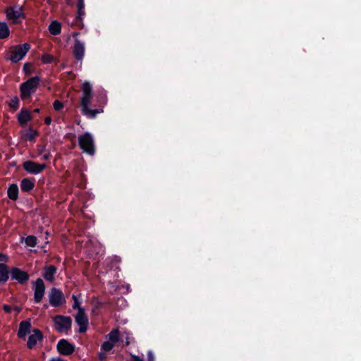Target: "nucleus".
<instances>
[{
  "mask_svg": "<svg viewBox=\"0 0 361 361\" xmlns=\"http://www.w3.org/2000/svg\"><path fill=\"white\" fill-rule=\"evenodd\" d=\"M2 308L5 311V312H6V313H11V312L12 307L10 305H8L4 304L3 306H2Z\"/></svg>",
  "mask_w": 361,
  "mask_h": 361,
  "instance_id": "4c0bfd02",
  "label": "nucleus"
},
{
  "mask_svg": "<svg viewBox=\"0 0 361 361\" xmlns=\"http://www.w3.org/2000/svg\"><path fill=\"white\" fill-rule=\"evenodd\" d=\"M10 34L11 30L7 23L0 21V39H6L8 38Z\"/></svg>",
  "mask_w": 361,
  "mask_h": 361,
  "instance_id": "5701e85b",
  "label": "nucleus"
},
{
  "mask_svg": "<svg viewBox=\"0 0 361 361\" xmlns=\"http://www.w3.org/2000/svg\"><path fill=\"white\" fill-rule=\"evenodd\" d=\"M4 13L8 20H11L13 23L17 24L18 20L25 18V14L23 12V8L18 5L13 6H8L4 10Z\"/></svg>",
  "mask_w": 361,
  "mask_h": 361,
  "instance_id": "39448f33",
  "label": "nucleus"
},
{
  "mask_svg": "<svg viewBox=\"0 0 361 361\" xmlns=\"http://www.w3.org/2000/svg\"><path fill=\"white\" fill-rule=\"evenodd\" d=\"M51 121H52L51 118L50 116H47L44 119V123L46 125H50L51 123Z\"/></svg>",
  "mask_w": 361,
  "mask_h": 361,
  "instance_id": "37998d69",
  "label": "nucleus"
},
{
  "mask_svg": "<svg viewBox=\"0 0 361 361\" xmlns=\"http://www.w3.org/2000/svg\"><path fill=\"white\" fill-rule=\"evenodd\" d=\"M49 304L51 307H59L66 303V298L61 290L53 287L49 293Z\"/></svg>",
  "mask_w": 361,
  "mask_h": 361,
  "instance_id": "423d86ee",
  "label": "nucleus"
},
{
  "mask_svg": "<svg viewBox=\"0 0 361 361\" xmlns=\"http://www.w3.org/2000/svg\"><path fill=\"white\" fill-rule=\"evenodd\" d=\"M58 353L61 355H70L75 351V345L70 343L68 340L61 338L56 345Z\"/></svg>",
  "mask_w": 361,
  "mask_h": 361,
  "instance_id": "9d476101",
  "label": "nucleus"
},
{
  "mask_svg": "<svg viewBox=\"0 0 361 361\" xmlns=\"http://www.w3.org/2000/svg\"><path fill=\"white\" fill-rule=\"evenodd\" d=\"M41 60L43 63H51L54 60V56L49 54H44Z\"/></svg>",
  "mask_w": 361,
  "mask_h": 361,
  "instance_id": "7c9ffc66",
  "label": "nucleus"
},
{
  "mask_svg": "<svg viewBox=\"0 0 361 361\" xmlns=\"http://www.w3.org/2000/svg\"><path fill=\"white\" fill-rule=\"evenodd\" d=\"M125 341H124V345L128 346L132 342H134L135 339L133 337L130 336L129 333H125Z\"/></svg>",
  "mask_w": 361,
  "mask_h": 361,
  "instance_id": "473e14b6",
  "label": "nucleus"
},
{
  "mask_svg": "<svg viewBox=\"0 0 361 361\" xmlns=\"http://www.w3.org/2000/svg\"><path fill=\"white\" fill-rule=\"evenodd\" d=\"M31 327L32 325L30 319L20 322L17 333L18 337L21 339H25L26 336L31 331Z\"/></svg>",
  "mask_w": 361,
  "mask_h": 361,
  "instance_id": "2eb2a0df",
  "label": "nucleus"
},
{
  "mask_svg": "<svg viewBox=\"0 0 361 361\" xmlns=\"http://www.w3.org/2000/svg\"><path fill=\"white\" fill-rule=\"evenodd\" d=\"M75 322L79 326V333H85L87 329L88 326V318L82 308H79V310L75 316Z\"/></svg>",
  "mask_w": 361,
  "mask_h": 361,
  "instance_id": "f8f14e48",
  "label": "nucleus"
},
{
  "mask_svg": "<svg viewBox=\"0 0 361 361\" xmlns=\"http://www.w3.org/2000/svg\"><path fill=\"white\" fill-rule=\"evenodd\" d=\"M85 51V44L78 39H75L73 46V54L74 58L77 61H81L84 58Z\"/></svg>",
  "mask_w": 361,
  "mask_h": 361,
  "instance_id": "ddd939ff",
  "label": "nucleus"
},
{
  "mask_svg": "<svg viewBox=\"0 0 361 361\" xmlns=\"http://www.w3.org/2000/svg\"><path fill=\"white\" fill-rule=\"evenodd\" d=\"M133 361H144L143 359L140 358L138 356L134 355L133 356Z\"/></svg>",
  "mask_w": 361,
  "mask_h": 361,
  "instance_id": "a18cd8bd",
  "label": "nucleus"
},
{
  "mask_svg": "<svg viewBox=\"0 0 361 361\" xmlns=\"http://www.w3.org/2000/svg\"><path fill=\"white\" fill-rule=\"evenodd\" d=\"M102 111H103L102 109H90L89 108V106L84 109H81V112H82V115H84L87 118H91V119L95 118L97 117V114L102 113Z\"/></svg>",
  "mask_w": 361,
  "mask_h": 361,
  "instance_id": "b1692460",
  "label": "nucleus"
},
{
  "mask_svg": "<svg viewBox=\"0 0 361 361\" xmlns=\"http://www.w3.org/2000/svg\"><path fill=\"white\" fill-rule=\"evenodd\" d=\"M73 308L75 309H75H78L79 310V308H81L80 307V302H79L78 300H75V302H74V303L73 305Z\"/></svg>",
  "mask_w": 361,
  "mask_h": 361,
  "instance_id": "79ce46f5",
  "label": "nucleus"
},
{
  "mask_svg": "<svg viewBox=\"0 0 361 361\" xmlns=\"http://www.w3.org/2000/svg\"><path fill=\"white\" fill-rule=\"evenodd\" d=\"M48 361H67V360H65V359H63V358H61L60 357H56L51 358Z\"/></svg>",
  "mask_w": 361,
  "mask_h": 361,
  "instance_id": "a19ab883",
  "label": "nucleus"
},
{
  "mask_svg": "<svg viewBox=\"0 0 361 361\" xmlns=\"http://www.w3.org/2000/svg\"><path fill=\"white\" fill-rule=\"evenodd\" d=\"M30 47V44L28 43L15 45L13 47V50L8 52L5 57L13 63H16L25 56Z\"/></svg>",
  "mask_w": 361,
  "mask_h": 361,
  "instance_id": "f03ea898",
  "label": "nucleus"
},
{
  "mask_svg": "<svg viewBox=\"0 0 361 361\" xmlns=\"http://www.w3.org/2000/svg\"><path fill=\"white\" fill-rule=\"evenodd\" d=\"M11 269L5 263H0V284L5 283L10 278Z\"/></svg>",
  "mask_w": 361,
  "mask_h": 361,
  "instance_id": "aec40b11",
  "label": "nucleus"
},
{
  "mask_svg": "<svg viewBox=\"0 0 361 361\" xmlns=\"http://www.w3.org/2000/svg\"><path fill=\"white\" fill-rule=\"evenodd\" d=\"M10 279L12 281H16L20 285H25L29 281L30 275L27 272L18 267H12L11 268Z\"/></svg>",
  "mask_w": 361,
  "mask_h": 361,
  "instance_id": "6e6552de",
  "label": "nucleus"
},
{
  "mask_svg": "<svg viewBox=\"0 0 361 361\" xmlns=\"http://www.w3.org/2000/svg\"><path fill=\"white\" fill-rule=\"evenodd\" d=\"M31 64L30 63H26L23 66V71H25V74H30V71H28V67H30Z\"/></svg>",
  "mask_w": 361,
  "mask_h": 361,
  "instance_id": "58836bf2",
  "label": "nucleus"
},
{
  "mask_svg": "<svg viewBox=\"0 0 361 361\" xmlns=\"http://www.w3.org/2000/svg\"><path fill=\"white\" fill-rule=\"evenodd\" d=\"M22 166L28 173L35 175L42 173L47 168L46 164H39L31 160L24 161Z\"/></svg>",
  "mask_w": 361,
  "mask_h": 361,
  "instance_id": "1a4fd4ad",
  "label": "nucleus"
},
{
  "mask_svg": "<svg viewBox=\"0 0 361 361\" xmlns=\"http://www.w3.org/2000/svg\"><path fill=\"white\" fill-rule=\"evenodd\" d=\"M72 298H73V300L74 301H75V300H78V298H77V297H76L75 295H72Z\"/></svg>",
  "mask_w": 361,
  "mask_h": 361,
  "instance_id": "3c124183",
  "label": "nucleus"
},
{
  "mask_svg": "<svg viewBox=\"0 0 361 361\" xmlns=\"http://www.w3.org/2000/svg\"><path fill=\"white\" fill-rule=\"evenodd\" d=\"M117 302L118 303L121 302V305H123V304H124L126 302V300L123 298L121 297V298L118 299Z\"/></svg>",
  "mask_w": 361,
  "mask_h": 361,
  "instance_id": "c03bdc74",
  "label": "nucleus"
},
{
  "mask_svg": "<svg viewBox=\"0 0 361 361\" xmlns=\"http://www.w3.org/2000/svg\"><path fill=\"white\" fill-rule=\"evenodd\" d=\"M78 16L75 18V23L78 25L80 28L83 27L82 17L85 16V2L84 0H78Z\"/></svg>",
  "mask_w": 361,
  "mask_h": 361,
  "instance_id": "a211bd4d",
  "label": "nucleus"
},
{
  "mask_svg": "<svg viewBox=\"0 0 361 361\" xmlns=\"http://www.w3.org/2000/svg\"><path fill=\"white\" fill-rule=\"evenodd\" d=\"M17 119L21 126H25L27 122L32 120V116L28 109L22 108L17 115Z\"/></svg>",
  "mask_w": 361,
  "mask_h": 361,
  "instance_id": "f3484780",
  "label": "nucleus"
},
{
  "mask_svg": "<svg viewBox=\"0 0 361 361\" xmlns=\"http://www.w3.org/2000/svg\"><path fill=\"white\" fill-rule=\"evenodd\" d=\"M20 100L17 96L13 97L8 102V106L13 111H16L19 108Z\"/></svg>",
  "mask_w": 361,
  "mask_h": 361,
  "instance_id": "cd10ccee",
  "label": "nucleus"
},
{
  "mask_svg": "<svg viewBox=\"0 0 361 361\" xmlns=\"http://www.w3.org/2000/svg\"><path fill=\"white\" fill-rule=\"evenodd\" d=\"M40 82V77L35 75L22 82L19 86L20 99L25 102L30 100Z\"/></svg>",
  "mask_w": 361,
  "mask_h": 361,
  "instance_id": "f257e3e1",
  "label": "nucleus"
},
{
  "mask_svg": "<svg viewBox=\"0 0 361 361\" xmlns=\"http://www.w3.org/2000/svg\"><path fill=\"white\" fill-rule=\"evenodd\" d=\"M49 32L53 35H58L61 32V24L57 20H52L48 28Z\"/></svg>",
  "mask_w": 361,
  "mask_h": 361,
  "instance_id": "393cba45",
  "label": "nucleus"
},
{
  "mask_svg": "<svg viewBox=\"0 0 361 361\" xmlns=\"http://www.w3.org/2000/svg\"><path fill=\"white\" fill-rule=\"evenodd\" d=\"M82 97L80 100L81 109H84L89 106L91 104L93 94L92 87L90 82L85 81L82 85Z\"/></svg>",
  "mask_w": 361,
  "mask_h": 361,
  "instance_id": "0eeeda50",
  "label": "nucleus"
},
{
  "mask_svg": "<svg viewBox=\"0 0 361 361\" xmlns=\"http://www.w3.org/2000/svg\"><path fill=\"white\" fill-rule=\"evenodd\" d=\"M37 238L36 236L30 235L25 238V243L27 246L35 247L37 245Z\"/></svg>",
  "mask_w": 361,
  "mask_h": 361,
  "instance_id": "bb28decb",
  "label": "nucleus"
},
{
  "mask_svg": "<svg viewBox=\"0 0 361 361\" xmlns=\"http://www.w3.org/2000/svg\"><path fill=\"white\" fill-rule=\"evenodd\" d=\"M14 310L16 312L17 314H18L21 312L22 308L20 307L16 306L14 307Z\"/></svg>",
  "mask_w": 361,
  "mask_h": 361,
  "instance_id": "49530a36",
  "label": "nucleus"
},
{
  "mask_svg": "<svg viewBox=\"0 0 361 361\" xmlns=\"http://www.w3.org/2000/svg\"><path fill=\"white\" fill-rule=\"evenodd\" d=\"M118 262L119 260L117 259V258H114L111 259L109 262L106 264L107 269L109 270L115 269V270H120L118 267Z\"/></svg>",
  "mask_w": 361,
  "mask_h": 361,
  "instance_id": "c85d7f7f",
  "label": "nucleus"
},
{
  "mask_svg": "<svg viewBox=\"0 0 361 361\" xmlns=\"http://www.w3.org/2000/svg\"><path fill=\"white\" fill-rule=\"evenodd\" d=\"M19 188L16 183H12L9 185L7 189L8 197L13 200L16 201L18 199Z\"/></svg>",
  "mask_w": 361,
  "mask_h": 361,
  "instance_id": "4be33fe9",
  "label": "nucleus"
},
{
  "mask_svg": "<svg viewBox=\"0 0 361 361\" xmlns=\"http://www.w3.org/2000/svg\"><path fill=\"white\" fill-rule=\"evenodd\" d=\"M39 136V132L37 130L33 129L32 127H29L22 134V138L25 140H29L34 142L37 137Z\"/></svg>",
  "mask_w": 361,
  "mask_h": 361,
  "instance_id": "412c9836",
  "label": "nucleus"
},
{
  "mask_svg": "<svg viewBox=\"0 0 361 361\" xmlns=\"http://www.w3.org/2000/svg\"><path fill=\"white\" fill-rule=\"evenodd\" d=\"M53 107L55 111H59L64 107V105L61 101L56 99L53 103Z\"/></svg>",
  "mask_w": 361,
  "mask_h": 361,
  "instance_id": "2f4dec72",
  "label": "nucleus"
},
{
  "mask_svg": "<svg viewBox=\"0 0 361 361\" xmlns=\"http://www.w3.org/2000/svg\"><path fill=\"white\" fill-rule=\"evenodd\" d=\"M54 328L59 333L67 334L71 329L72 319L68 316L58 314L53 319Z\"/></svg>",
  "mask_w": 361,
  "mask_h": 361,
  "instance_id": "20e7f679",
  "label": "nucleus"
},
{
  "mask_svg": "<svg viewBox=\"0 0 361 361\" xmlns=\"http://www.w3.org/2000/svg\"><path fill=\"white\" fill-rule=\"evenodd\" d=\"M48 306L47 305H44V308H47Z\"/></svg>",
  "mask_w": 361,
  "mask_h": 361,
  "instance_id": "603ef678",
  "label": "nucleus"
},
{
  "mask_svg": "<svg viewBox=\"0 0 361 361\" xmlns=\"http://www.w3.org/2000/svg\"><path fill=\"white\" fill-rule=\"evenodd\" d=\"M78 145L83 152L94 155L95 153V146L94 140L90 133H85L78 137Z\"/></svg>",
  "mask_w": 361,
  "mask_h": 361,
  "instance_id": "7ed1b4c3",
  "label": "nucleus"
},
{
  "mask_svg": "<svg viewBox=\"0 0 361 361\" xmlns=\"http://www.w3.org/2000/svg\"><path fill=\"white\" fill-rule=\"evenodd\" d=\"M8 259V257L6 255L0 252V263H2L3 262H6Z\"/></svg>",
  "mask_w": 361,
  "mask_h": 361,
  "instance_id": "e433bc0d",
  "label": "nucleus"
},
{
  "mask_svg": "<svg viewBox=\"0 0 361 361\" xmlns=\"http://www.w3.org/2000/svg\"><path fill=\"white\" fill-rule=\"evenodd\" d=\"M56 271L57 268L54 265L46 266L44 268L42 276L45 280L52 282L54 280V276Z\"/></svg>",
  "mask_w": 361,
  "mask_h": 361,
  "instance_id": "6ab92c4d",
  "label": "nucleus"
},
{
  "mask_svg": "<svg viewBox=\"0 0 361 361\" xmlns=\"http://www.w3.org/2000/svg\"><path fill=\"white\" fill-rule=\"evenodd\" d=\"M37 149L39 154H43L46 151V146L44 145H38L37 146Z\"/></svg>",
  "mask_w": 361,
  "mask_h": 361,
  "instance_id": "72a5a7b5",
  "label": "nucleus"
},
{
  "mask_svg": "<svg viewBox=\"0 0 361 361\" xmlns=\"http://www.w3.org/2000/svg\"><path fill=\"white\" fill-rule=\"evenodd\" d=\"M109 341L115 344L119 341V330L118 329H112L110 333L107 335Z\"/></svg>",
  "mask_w": 361,
  "mask_h": 361,
  "instance_id": "a878e982",
  "label": "nucleus"
},
{
  "mask_svg": "<svg viewBox=\"0 0 361 361\" xmlns=\"http://www.w3.org/2000/svg\"><path fill=\"white\" fill-rule=\"evenodd\" d=\"M154 360H155V358H154V355L153 353L151 350H149L147 352V361H154Z\"/></svg>",
  "mask_w": 361,
  "mask_h": 361,
  "instance_id": "c9c22d12",
  "label": "nucleus"
},
{
  "mask_svg": "<svg viewBox=\"0 0 361 361\" xmlns=\"http://www.w3.org/2000/svg\"><path fill=\"white\" fill-rule=\"evenodd\" d=\"M22 192L30 193L35 186V178H24L21 180L20 183Z\"/></svg>",
  "mask_w": 361,
  "mask_h": 361,
  "instance_id": "dca6fc26",
  "label": "nucleus"
},
{
  "mask_svg": "<svg viewBox=\"0 0 361 361\" xmlns=\"http://www.w3.org/2000/svg\"><path fill=\"white\" fill-rule=\"evenodd\" d=\"M32 334L30 335L27 342V348L28 349H32L36 345L37 341H41L44 338V335L41 330L39 329H34L32 330Z\"/></svg>",
  "mask_w": 361,
  "mask_h": 361,
  "instance_id": "4468645a",
  "label": "nucleus"
},
{
  "mask_svg": "<svg viewBox=\"0 0 361 361\" xmlns=\"http://www.w3.org/2000/svg\"><path fill=\"white\" fill-rule=\"evenodd\" d=\"M51 157V154L49 152H47L46 154H43V156L42 157V160L47 161L49 160Z\"/></svg>",
  "mask_w": 361,
  "mask_h": 361,
  "instance_id": "ea45409f",
  "label": "nucleus"
},
{
  "mask_svg": "<svg viewBox=\"0 0 361 361\" xmlns=\"http://www.w3.org/2000/svg\"><path fill=\"white\" fill-rule=\"evenodd\" d=\"M78 35H79V32H75L73 33V37L75 38V39H77L76 37Z\"/></svg>",
  "mask_w": 361,
  "mask_h": 361,
  "instance_id": "8fccbe9b",
  "label": "nucleus"
},
{
  "mask_svg": "<svg viewBox=\"0 0 361 361\" xmlns=\"http://www.w3.org/2000/svg\"><path fill=\"white\" fill-rule=\"evenodd\" d=\"M34 290V301L35 303H39L44 295L45 292V285L43 280L40 278H38L33 286Z\"/></svg>",
  "mask_w": 361,
  "mask_h": 361,
  "instance_id": "9b49d317",
  "label": "nucleus"
},
{
  "mask_svg": "<svg viewBox=\"0 0 361 361\" xmlns=\"http://www.w3.org/2000/svg\"><path fill=\"white\" fill-rule=\"evenodd\" d=\"M33 112L35 114H39L40 113V109L36 108L33 110Z\"/></svg>",
  "mask_w": 361,
  "mask_h": 361,
  "instance_id": "09e8293b",
  "label": "nucleus"
},
{
  "mask_svg": "<svg viewBox=\"0 0 361 361\" xmlns=\"http://www.w3.org/2000/svg\"><path fill=\"white\" fill-rule=\"evenodd\" d=\"M98 358L100 361H105L106 359V354L104 352H99L98 353Z\"/></svg>",
  "mask_w": 361,
  "mask_h": 361,
  "instance_id": "f704fd0d",
  "label": "nucleus"
},
{
  "mask_svg": "<svg viewBox=\"0 0 361 361\" xmlns=\"http://www.w3.org/2000/svg\"><path fill=\"white\" fill-rule=\"evenodd\" d=\"M102 305H103V302H102L100 301H97L95 307L96 308H100Z\"/></svg>",
  "mask_w": 361,
  "mask_h": 361,
  "instance_id": "de8ad7c7",
  "label": "nucleus"
},
{
  "mask_svg": "<svg viewBox=\"0 0 361 361\" xmlns=\"http://www.w3.org/2000/svg\"><path fill=\"white\" fill-rule=\"evenodd\" d=\"M114 347V344L110 342L109 341H104L101 345V350L109 352L113 349Z\"/></svg>",
  "mask_w": 361,
  "mask_h": 361,
  "instance_id": "c756f323",
  "label": "nucleus"
}]
</instances>
